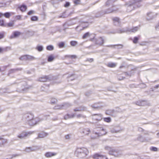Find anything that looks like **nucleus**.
Wrapping results in <instances>:
<instances>
[{"label":"nucleus","mask_w":159,"mask_h":159,"mask_svg":"<svg viewBox=\"0 0 159 159\" xmlns=\"http://www.w3.org/2000/svg\"><path fill=\"white\" fill-rule=\"evenodd\" d=\"M22 119L23 121L27 122L28 124L30 126H34L40 121L39 118L34 117V114L31 112L23 114Z\"/></svg>","instance_id":"nucleus-1"},{"label":"nucleus","mask_w":159,"mask_h":159,"mask_svg":"<svg viewBox=\"0 0 159 159\" xmlns=\"http://www.w3.org/2000/svg\"><path fill=\"white\" fill-rule=\"evenodd\" d=\"M89 153L88 150L85 148H78L75 152V155L80 158H83L87 155Z\"/></svg>","instance_id":"nucleus-2"},{"label":"nucleus","mask_w":159,"mask_h":159,"mask_svg":"<svg viewBox=\"0 0 159 159\" xmlns=\"http://www.w3.org/2000/svg\"><path fill=\"white\" fill-rule=\"evenodd\" d=\"M98 131L97 132H93V135L91 136V139H96L98 137L105 135L107 133L106 130L103 128H100Z\"/></svg>","instance_id":"nucleus-3"},{"label":"nucleus","mask_w":159,"mask_h":159,"mask_svg":"<svg viewBox=\"0 0 159 159\" xmlns=\"http://www.w3.org/2000/svg\"><path fill=\"white\" fill-rule=\"evenodd\" d=\"M110 130L111 133H116L121 132L124 130V129L118 125L112 127L110 129Z\"/></svg>","instance_id":"nucleus-4"},{"label":"nucleus","mask_w":159,"mask_h":159,"mask_svg":"<svg viewBox=\"0 0 159 159\" xmlns=\"http://www.w3.org/2000/svg\"><path fill=\"white\" fill-rule=\"evenodd\" d=\"M34 133L33 131L24 132L23 131L21 133L19 134L17 137L20 139H22L26 138V137L29 136Z\"/></svg>","instance_id":"nucleus-5"},{"label":"nucleus","mask_w":159,"mask_h":159,"mask_svg":"<svg viewBox=\"0 0 159 159\" xmlns=\"http://www.w3.org/2000/svg\"><path fill=\"white\" fill-rule=\"evenodd\" d=\"M118 112L116 110L113 109H109L106 110L105 111V114L108 115L112 116L115 117L116 116Z\"/></svg>","instance_id":"nucleus-6"},{"label":"nucleus","mask_w":159,"mask_h":159,"mask_svg":"<svg viewBox=\"0 0 159 159\" xmlns=\"http://www.w3.org/2000/svg\"><path fill=\"white\" fill-rule=\"evenodd\" d=\"M8 143V140L3 137V136H0V147H4Z\"/></svg>","instance_id":"nucleus-7"},{"label":"nucleus","mask_w":159,"mask_h":159,"mask_svg":"<svg viewBox=\"0 0 159 159\" xmlns=\"http://www.w3.org/2000/svg\"><path fill=\"white\" fill-rule=\"evenodd\" d=\"M93 120L100 121L102 119V116L101 114H94L92 115Z\"/></svg>","instance_id":"nucleus-8"},{"label":"nucleus","mask_w":159,"mask_h":159,"mask_svg":"<svg viewBox=\"0 0 159 159\" xmlns=\"http://www.w3.org/2000/svg\"><path fill=\"white\" fill-rule=\"evenodd\" d=\"M104 41L105 40L103 37H100L96 40L95 43L99 46H102L104 43Z\"/></svg>","instance_id":"nucleus-9"},{"label":"nucleus","mask_w":159,"mask_h":159,"mask_svg":"<svg viewBox=\"0 0 159 159\" xmlns=\"http://www.w3.org/2000/svg\"><path fill=\"white\" fill-rule=\"evenodd\" d=\"M21 34V33L19 31H15L12 33V34L10 36V38L13 39L16 38L20 36Z\"/></svg>","instance_id":"nucleus-10"},{"label":"nucleus","mask_w":159,"mask_h":159,"mask_svg":"<svg viewBox=\"0 0 159 159\" xmlns=\"http://www.w3.org/2000/svg\"><path fill=\"white\" fill-rule=\"evenodd\" d=\"M135 104L139 106H144L148 105V103L146 101L139 100L135 102Z\"/></svg>","instance_id":"nucleus-11"},{"label":"nucleus","mask_w":159,"mask_h":159,"mask_svg":"<svg viewBox=\"0 0 159 159\" xmlns=\"http://www.w3.org/2000/svg\"><path fill=\"white\" fill-rule=\"evenodd\" d=\"M94 159H108L106 156L96 153L94 154L93 157Z\"/></svg>","instance_id":"nucleus-12"},{"label":"nucleus","mask_w":159,"mask_h":159,"mask_svg":"<svg viewBox=\"0 0 159 159\" xmlns=\"http://www.w3.org/2000/svg\"><path fill=\"white\" fill-rule=\"evenodd\" d=\"M80 131L81 134L85 135H88L90 132V129L88 128L80 129Z\"/></svg>","instance_id":"nucleus-13"},{"label":"nucleus","mask_w":159,"mask_h":159,"mask_svg":"<svg viewBox=\"0 0 159 159\" xmlns=\"http://www.w3.org/2000/svg\"><path fill=\"white\" fill-rule=\"evenodd\" d=\"M118 152L119 151L118 150L112 148L111 152H110L109 154L113 155L116 157H118L119 156V155L118 154Z\"/></svg>","instance_id":"nucleus-14"},{"label":"nucleus","mask_w":159,"mask_h":159,"mask_svg":"<svg viewBox=\"0 0 159 159\" xmlns=\"http://www.w3.org/2000/svg\"><path fill=\"white\" fill-rule=\"evenodd\" d=\"M143 0H134L133 2L131 4H129V5L128 6V7H129L132 5H136L137 7H140L141 5L139 4V2H141Z\"/></svg>","instance_id":"nucleus-15"},{"label":"nucleus","mask_w":159,"mask_h":159,"mask_svg":"<svg viewBox=\"0 0 159 159\" xmlns=\"http://www.w3.org/2000/svg\"><path fill=\"white\" fill-rule=\"evenodd\" d=\"M22 70V68H18L15 69H11L9 71L8 75L13 74L16 72L19 71H21Z\"/></svg>","instance_id":"nucleus-16"},{"label":"nucleus","mask_w":159,"mask_h":159,"mask_svg":"<svg viewBox=\"0 0 159 159\" xmlns=\"http://www.w3.org/2000/svg\"><path fill=\"white\" fill-rule=\"evenodd\" d=\"M50 80V78L48 76H44L40 77L39 79V80L40 82H45Z\"/></svg>","instance_id":"nucleus-17"},{"label":"nucleus","mask_w":159,"mask_h":159,"mask_svg":"<svg viewBox=\"0 0 159 159\" xmlns=\"http://www.w3.org/2000/svg\"><path fill=\"white\" fill-rule=\"evenodd\" d=\"M37 149V148L35 147H30L26 148L25 150V151L26 152H29L35 151Z\"/></svg>","instance_id":"nucleus-18"},{"label":"nucleus","mask_w":159,"mask_h":159,"mask_svg":"<svg viewBox=\"0 0 159 159\" xmlns=\"http://www.w3.org/2000/svg\"><path fill=\"white\" fill-rule=\"evenodd\" d=\"M11 49V48L10 47H6L4 48L0 47V53H2L10 50Z\"/></svg>","instance_id":"nucleus-19"},{"label":"nucleus","mask_w":159,"mask_h":159,"mask_svg":"<svg viewBox=\"0 0 159 159\" xmlns=\"http://www.w3.org/2000/svg\"><path fill=\"white\" fill-rule=\"evenodd\" d=\"M48 135V134L47 133H45L43 132H41L40 133H39L38 134V137L37 139L39 138H42L45 137H46Z\"/></svg>","instance_id":"nucleus-20"},{"label":"nucleus","mask_w":159,"mask_h":159,"mask_svg":"<svg viewBox=\"0 0 159 159\" xmlns=\"http://www.w3.org/2000/svg\"><path fill=\"white\" fill-rule=\"evenodd\" d=\"M57 153L55 152H48L46 153L45 156L46 157H50L52 156H55L57 155Z\"/></svg>","instance_id":"nucleus-21"},{"label":"nucleus","mask_w":159,"mask_h":159,"mask_svg":"<svg viewBox=\"0 0 159 159\" xmlns=\"http://www.w3.org/2000/svg\"><path fill=\"white\" fill-rule=\"evenodd\" d=\"M11 2V1H9L6 2H0V7H6L9 5Z\"/></svg>","instance_id":"nucleus-22"},{"label":"nucleus","mask_w":159,"mask_h":159,"mask_svg":"<svg viewBox=\"0 0 159 159\" xmlns=\"http://www.w3.org/2000/svg\"><path fill=\"white\" fill-rule=\"evenodd\" d=\"M86 110V108L84 106H81L79 107H76L75 108L74 111H84Z\"/></svg>","instance_id":"nucleus-23"},{"label":"nucleus","mask_w":159,"mask_h":159,"mask_svg":"<svg viewBox=\"0 0 159 159\" xmlns=\"http://www.w3.org/2000/svg\"><path fill=\"white\" fill-rule=\"evenodd\" d=\"M154 14L152 12L148 13L147 14V18L148 20H150L152 19L154 17Z\"/></svg>","instance_id":"nucleus-24"},{"label":"nucleus","mask_w":159,"mask_h":159,"mask_svg":"<svg viewBox=\"0 0 159 159\" xmlns=\"http://www.w3.org/2000/svg\"><path fill=\"white\" fill-rule=\"evenodd\" d=\"M91 107L94 108H100L102 107V106L99 103H97L91 105Z\"/></svg>","instance_id":"nucleus-25"},{"label":"nucleus","mask_w":159,"mask_h":159,"mask_svg":"<svg viewBox=\"0 0 159 159\" xmlns=\"http://www.w3.org/2000/svg\"><path fill=\"white\" fill-rule=\"evenodd\" d=\"M114 24L115 25H119L120 24L119 19L118 17H115L113 19Z\"/></svg>","instance_id":"nucleus-26"},{"label":"nucleus","mask_w":159,"mask_h":159,"mask_svg":"<svg viewBox=\"0 0 159 159\" xmlns=\"http://www.w3.org/2000/svg\"><path fill=\"white\" fill-rule=\"evenodd\" d=\"M74 116L75 115L74 114H67L64 116V118L65 120H67L70 118H73Z\"/></svg>","instance_id":"nucleus-27"},{"label":"nucleus","mask_w":159,"mask_h":159,"mask_svg":"<svg viewBox=\"0 0 159 159\" xmlns=\"http://www.w3.org/2000/svg\"><path fill=\"white\" fill-rule=\"evenodd\" d=\"M20 10L22 12L25 11L27 9V7L25 5H22L20 7H18Z\"/></svg>","instance_id":"nucleus-28"},{"label":"nucleus","mask_w":159,"mask_h":159,"mask_svg":"<svg viewBox=\"0 0 159 159\" xmlns=\"http://www.w3.org/2000/svg\"><path fill=\"white\" fill-rule=\"evenodd\" d=\"M117 64L115 63L109 62L107 64L108 67L111 68H113L115 67L116 66Z\"/></svg>","instance_id":"nucleus-29"},{"label":"nucleus","mask_w":159,"mask_h":159,"mask_svg":"<svg viewBox=\"0 0 159 159\" xmlns=\"http://www.w3.org/2000/svg\"><path fill=\"white\" fill-rule=\"evenodd\" d=\"M137 140L141 142H144L146 140L143 137L140 135H139L138 137Z\"/></svg>","instance_id":"nucleus-30"},{"label":"nucleus","mask_w":159,"mask_h":159,"mask_svg":"<svg viewBox=\"0 0 159 159\" xmlns=\"http://www.w3.org/2000/svg\"><path fill=\"white\" fill-rule=\"evenodd\" d=\"M139 28L138 27L136 26L135 27H133L132 28L130 29L129 31L130 32L135 33L138 30Z\"/></svg>","instance_id":"nucleus-31"},{"label":"nucleus","mask_w":159,"mask_h":159,"mask_svg":"<svg viewBox=\"0 0 159 159\" xmlns=\"http://www.w3.org/2000/svg\"><path fill=\"white\" fill-rule=\"evenodd\" d=\"M113 7H112V8H109L106 10L105 11V13H109L111 12H112L116 10V9H113Z\"/></svg>","instance_id":"nucleus-32"},{"label":"nucleus","mask_w":159,"mask_h":159,"mask_svg":"<svg viewBox=\"0 0 159 159\" xmlns=\"http://www.w3.org/2000/svg\"><path fill=\"white\" fill-rule=\"evenodd\" d=\"M123 74H121V75H117V78L118 80H121L125 78V77L123 76Z\"/></svg>","instance_id":"nucleus-33"},{"label":"nucleus","mask_w":159,"mask_h":159,"mask_svg":"<svg viewBox=\"0 0 159 159\" xmlns=\"http://www.w3.org/2000/svg\"><path fill=\"white\" fill-rule=\"evenodd\" d=\"M84 28V27H83L82 26H81V25H80L76 27L75 30L77 31H79L83 30Z\"/></svg>","instance_id":"nucleus-34"},{"label":"nucleus","mask_w":159,"mask_h":159,"mask_svg":"<svg viewBox=\"0 0 159 159\" xmlns=\"http://www.w3.org/2000/svg\"><path fill=\"white\" fill-rule=\"evenodd\" d=\"M133 70H131V71L127 72H125L124 73L126 77H130L132 75V74L133 73Z\"/></svg>","instance_id":"nucleus-35"},{"label":"nucleus","mask_w":159,"mask_h":159,"mask_svg":"<svg viewBox=\"0 0 159 159\" xmlns=\"http://www.w3.org/2000/svg\"><path fill=\"white\" fill-rule=\"evenodd\" d=\"M117 0H108L106 4L107 5H109L110 4L112 5L113 3Z\"/></svg>","instance_id":"nucleus-36"},{"label":"nucleus","mask_w":159,"mask_h":159,"mask_svg":"<svg viewBox=\"0 0 159 159\" xmlns=\"http://www.w3.org/2000/svg\"><path fill=\"white\" fill-rule=\"evenodd\" d=\"M54 59V57L52 55L49 56L48 57V62H52Z\"/></svg>","instance_id":"nucleus-37"},{"label":"nucleus","mask_w":159,"mask_h":159,"mask_svg":"<svg viewBox=\"0 0 159 159\" xmlns=\"http://www.w3.org/2000/svg\"><path fill=\"white\" fill-rule=\"evenodd\" d=\"M71 106V105L69 103H64L63 105H62L63 108H66Z\"/></svg>","instance_id":"nucleus-38"},{"label":"nucleus","mask_w":159,"mask_h":159,"mask_svg":"<svg viewBox=\"0 0 159 159\" xmlns=\"http://www.w3.org/2000/svg\"><path fill=\"white\" fill-rule=\"evenodd\" d=\"M90 36V34L89 32H87L84 34L82 37L83 39H85L87 37H89Z\"/></svg>","instance_id":"nucleus-39"},{"label":"nucleus","mask_w":159,"mask_h":159,"mask_svg":"<svg viewBox=\"0 0 159 159\" xmlns=\"http://www.w3.org/2000/svg\"><path fill=\"white\" fill-rule=\"evenodd\" d=\"M77 23L76 21H75V20H72L69 22L68 23V25L70 26L75 24Z\"/></svg>","instance_id":"nucleus-40"},{"label":"nucleus","mask_w":159,"mask_h":159,"mask_svg":"<svg viewBox=\"0 0 159 159\" xmlns=\"http://www.w3.org/2000/svg\"><path fill=\"white\" fill-rule=\"evenodd\" d=\"M104 121L107 123L110 122L111 121V119L110 117H105L103 118Z\"/></svg>","instance_id":"nucleus-41"},{"label":"nucleus","mask_w":159,"mask_h":159,"mask_svg":"<svg viewBox=\"0 0 159 159\" xmlns=\"http://www.w3.org/2000/svg\"><path fill=\"white\" fill-rule=\"evenodd\" d=\"M65 43L64 42H61L58 44V46L60 48H63L64 47Z\"/></svg>","instance_id":"nucleus-42"},{"label":"nucleus","mask_w":159,"mask_h":159,"mask_svg":"<svg viewBox=\"0 0 159 159\" xmlns=\"http://www.w3.org/2000/svg\"><path fill=\"white\" fill-rule=\"evenodd\" d=\"M70 44L72 46H75L78 44V42L76 41H72L70 42Z\"/></svg>","instance_id":"nucleus-43"},{"label":"nucleus","mask_w":159,"mask_h":159,"mask_svg":"<svg viewBox=\"0 0 159 159\" xmlns=\"http://www.w3.org/2000/svg\"><path fill=\"white\" fill-rule=\"evenodd\" d=\"M46 49L48 50L52 51L53 50L54 47L52 45H50L47 47Z\"/></svg>","instance_id":"nucleus-44"},{"label":"nucleus","mask_w":159,"mask_h":159,"mask_svg":"<svg viewBox=\"0 0 159 159\" xmlns=\"http://www.w3.org/2000/svg\"><path fill=\"white\" fill-rule=\"evenodd\" d=\"M3 16L7 18H9L11 16L10 13L9 12H7L3 14Z\"/></svg>","instance_id":"nucleus-45"},{"label":"nucleus","mask_w":159,"mask_h":159,"mask_svg":"<svg viewBox=\"0 0 159 159\" xmlns=\"http://www.w3.org/2000/svg\"><path fill=\"white\" fill-rule=\"evenodd\" d=\"M36 49L39 51L41 52L43 50V48L42 46H38L36 47Z\"/></svg>","instance_id":"nucleus-46"},{"label":"nucleus","mask_w":159,"mask_h":159,"mask_svg":"<svg viewBox=\"0 0 159 159\" xmlns=\"http://www.w3.org/2000/svg\"><path fill=\"white\" fill-rule=\"evenodd\" d=\"M27 55H25L22 56L20 58V59L21 60H27Z\"/></svg>","instance_id":"nucleus-47"},{"label":"nucleus","mask_w":159,"mask_h":159,"mask_svg":"<svg viewBox=\"0 0 159 159\" xmlns=\"http://www.w3.org/2000/svg\"><path fill=\"white\" fill-rule=\"evenodd\" d=\"M29 89V88L27 87H22L20 91V92H26L27 90Z\"/></svg>","instance_id":"nucleus-48"},{"label":"nucleus","mask_w":159,"mask_h":159,"mask_svg":"<svg viewBox=\"0 0 159 159\" xmlns=\"http://www.w3.org/2000/svg\"><path fill=\"white\" fill-rule=\"evenodd\" d=\"M62 108H63L62 105L56 106L54 107L55 109H59Z\"/></svg>","instance_id":"nucleus-49"},{"label":"nucleus","mask_w":159,"mask_h":159,"mask_svg":"<svg viewBox=\"0 0 159 159\" xmlns=\"http://www.w3.org/2000/svg\"><path fill=\"white\" fill-rule=\"evenodd\" d=\"M38 20V17L35 16H32L31 18V20L33 21H36Z\"/></svg>","instance_id":"nucleus-50"},{"label":"nucleus","mask_w":159,"mask_h":159,"mask_svg":"<svg viewBox=\"0 0 159 159\" xmlns=\"http://www.w3.org/2000/svg\"><path fill=\"white\" fill-rule=\"evenodd\" d=\"M27 60H34L35 59V58L33 56H30V55H27Z\"/></svg>","instance_id":"nucleus-51"},{"label":"nucleus","mask_w":159,"mask_h":159,"mask_svg":"<svg viewBox=\"0 0 159 159\" xmlns=\"http://www.w3.org/2000/svg\"><path fill=\"white\" fill-rule=\"evenodd\" d=\"M74 3L75 5L80 4H81V1L80 0H75L74 1Z\"/></svg>","instance_id":"nucleus-52"},{"label":"nucleus","mask_w":159,"mask_h":159,"mask_svg":"<svg viewBox=\"0 0 159 159\" xmlns=\"http://www.w3.org/2000/svg\"><path fill=\"white\" fill-rule=\"evenodd\" d=\"M139 39V38L137 37H135L134 38V39L133 40V42L134 43H137L138 40Z\"/></svg>","instance_id":"nucleus-53"},{"label":"nucleus","mask_w":159,"mask_h":159,"mask_svg":"<svg viewBox=\"0 0 159 159\" xmlns=\"http://www.w3.org/2000/svg\"><path fill=\"white\" fill-rule=\"evenodd\" d=\"M150 149L152 151L155 152L157 151L158 150L157 148L154 147H151L150 148Z\"/></svg>","instance_id":"nucleus-54"},{"label":"nucleus","mask_w":159,"mask_h":159,"mask_svg":"<svg viewBox=\"0 0 159 159\" xmlns=\"http://www.w3.org/2000/svg\"><path fill=\"white\" fill-rule=\"evenodd\" d=\"M112 148L109 147V146H106L105 147V149L109 151V154H110V152H111V150Z\"/></svg>","instance_id":"nucleus-55"},{"label":"nucleus","mask_w":159,"mask_h":159,"mask_svg":"<svg viewBox=\"0 0 159 159\" xmlns=\"http://www.w3.org/2000/svg\"><path fill=\"white\" fill-rule=\"evenodd\" d=\"M57 100L55 98H52L51 100V102L52 103H55L57 102Z\"/></svg>","instance_id":"nucleus-56"},{"label":"nucleus","mask_w":159,"mask_h":159,"mask_svg":"<svg viewBox=\"0 0 159 159\" xmlns=\"http://www.w3.org/2000/svg\"><path fill=\"white\" fill-rule=\"evenodd\" d=\"M70 134H68L65 136V138L66 139H70Z\"/></svg>","instance_id":"nucleus-57"},{"label":"nucleus","mask_w":159,"mask_h":159,"mask_svg":"<svg viewBox=\"0 0 159 159\" xmlns=\"http://www.w3.org/2000/svg\"><path fill=\"white\" fill-rule=\"evenodd\" d=\"M76 117L77 118H80V117L85 118V116L82 114H78L76 115Z\"/></svg>","instance_id":"nucleus-58"},{"label":"nucleus","mask_w":159,"mask_h":159,"mask_svg":"<svg viewBox=\"0 0 159 159\" xmlns=\"http://www.w3.org/2000/svg\"><path fill=\"white\" fill-rule=\"evenodd\" d=\"M22 16L21 15H18L16 16V20H20L21 19Z\"/></svg>","instance_id":"nucleus-59"},{"label":"nucleus","mask_w":159,"mask_h":159,"mask_svg":"<svg viewBox=\"0 0 159 159\" xmlns=\"http://www.w3.org/2000/svg\"><path fill=\"white\" fill-rule=\"evenodd\" d=\"M34 11L30 10L28 12L27 14L29 15H30L32 14H34Z\"/></svg>","instance_id":"nucleus-60"},{"label":"nucleus","mask_w":159,"mask_h":159,"mask_svg":"<svg viewBox=\"0 0 159 159\" xmlns=\"http://www.w3.org/2000/svg\"><path fill=\"white\" fill-rule=\"evenodd\" d=\"M0 25L3 26L4 25V21L3 20H0Z\"/></svg>","instance_id":"nucleus-61"},{"label":"nucleus","mask_w":159,"mask_h":159,"mask_svg":"<svg viewBox=\"0 0 159 159\" xmlns=\"http://www.w3.org/2000/svg\"><path fill=\"white\" fill-rule=\"evenodd\" d=\"M70 5V2H67L66 3V4L64 5V7H69Z\"/></svg>","instance_id":"nucleus-62"},{"label":"nucleus","mask_w":159,"mask_h":159,"mask_svg":"<svg viewBox=\"0 0 159 159\" xmlns=\"http://www.w3.org/2000/svg\"><path fill=\"white\" fill-rule=\"evenodd\" d=\"M125 30L124 29H122L120 30H119L117 31V32L118 33H122L125 32Z\"/></svg>","instance_id":"nucleus-63"},{"label":"nucleus","mask_w":159,"mask_h":159,"mask_svg":"<svg viewBox=\"0 0 159 159\" xmlns=\"http://www.w3.org/2000/svg\"><path fill=\"white\" fill-rule=\"evenodd\" d=\"M13 24L12 23H9L7 25L8 27H12L13 26Z\"/></svg>","instance_id":"nucleus-64"}]
</instances>
